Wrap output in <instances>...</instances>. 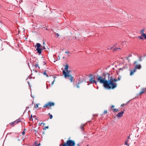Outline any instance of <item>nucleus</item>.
<instances>
[{"label": "nucleus", "instance_id": "obj_1", "mask_svg": "<svg viewBox=\"0 0 146 146\" xmlns=\"http://www.w3.org/2000/svg\"><path fill=\"white\" fill-rule=\"evenodd\" d=\"M106 75L108 77V89H113L116 87L117 84L115 82H117V80L113 78L112 76L108 73H106Z\"/></svg>", "mask_w": 146, "mask_h": 146}, {"label": "nucleus", "instance_id": "obj_2", "mask_svg": "<svg viewBox=\"0 0 146 146\" xmlns=\"http://www.w3.org/2000/svg\"><path fill=\"white\" fill-rule=\"evenodd\" d=\"M106 73H103L102 75L96 76L97 80L98 82H99L101 84H103L104 87L108 89V80H107L106 77Z\"/></svg>", "mask_w": 146, "mask_h": 146}, {"label": "nucleus", "instance_id": "obj_3", "mask_svg": "<svg viewBox=\"0 0 146 146\" xmlns=\"http://www.w3.org/2000/svg\"><path fill=\"white\" fill-rule=\"evenodd\" d=\"M36 45L37 47L36 50H37L38 53L40 54L41 53V51L42 50V48H40L41 47V44L39 43H37Z\"/></svg>", "mask_w": 146, "mask_h": 146}, {"label": "nucleus", "instance_id": "obj_4", "mask_svg": "<svg viewBox=\"0 0 146 146\" xmlns=\"http://www.w3.org/2000/svg\"><path fill=\"white\" fill-rule=\"evenodd\" d=\"M54 103L49 102L44 104L43 107L44 108L48 107L49 106L50 107L54 106Z\"/></svg>", "mask_w": 146, "mask_h": 146}, {"label": "nucleus", "instance_id": "obj_5", "mask_svg": "<svg viewBox=\"0 0 146 146\" xmlns=\"http://www.w3.org/2000/svg\"><path fill=\"white\" fill-rule=\"evenodd\" d=\"M66 71H67V72H66L65 71V70H64L63 71V74L64 75V77L66 78H67V77L68 76H69V75H68V74L69 73V71L68 69L67 70H66Z\"/></svg>", "mask_w": 146, "mask_h": 146}, {"label": "nucleus", "instance_id": "obj_6", "mask_svg": "<svg viewBox=\"0 0 146 146\" xmlns=\"http://www.w3.org/2000/svg\"><path fill=\"white\" fill-rule=\"evenodd\" d=\"M124 110L123 111H122L119 112L118 113L117 115L116 116L117 117H121L123 115V114L124 113Z\"/></svg>", "mask_w": 146, "mask_h": 146}, {"label": "nucleus", "instance_id": "obj_7", "mask_svg": "<svg viewBox=\"0 0 146 146\" xmlns=\"http://www.w3.org/2000/svg\"><path fill=\"white\" fill-rule=\"evenodd\" d=\"M90 84H93L95 83L96 85H97V82L95 80H92V79H90L89 80Z\"/></svg>", "mask_w": 146, "mask_h": 146}, {"label": "nucleus", "instance_id": "obj_8", "mask_svg": "<svg viewBox=\"0 0 146 146\" xmlns=\"http://www.w3.org/2000/svg\"><path fill=\"white\" fill-rule=\"evenodd\" d=\"M145 92H146V88H143L141 89L139 94H142Z\"/></svg>", "mask_w": 146, "mask_h": 146}, {"label": "nucleus", "instance_id": "obj_9", "mask_svg": "<svg viewBox=\"0 0 146 146\" xmlns=\"http://www.w3.org/2000/svg\"><path fill=\"white\" fill-rule=\"evenodd\" d=\"M141 68V66L140 64L139 65H137L135 67L134 69H135V70H136V69H140Z\"/></svg>", "mask_w": 146, "mask_h": 146}, {"label": "nucleus", "instance_id": "obj_10", "mask_svg": "<svg viewBox=\"0 0 146 146\" xmlns=\"http://www.w3.org/2000/svg\"><path fill=\"white\" fill-rule=\"evenodd\" d=\"M89 77L90 78V79H92V80H95V77H94V76L92 74H91L89 75Z\"/></svg>", "mask_w": 146, "mask_h": 146}, {"label": "nucleus", "instance_id": "obj_11", "mask_svg": "<svg viewBox=\"0 0 146 146\" xmlns=\"http://www.w3.org/2000/svg\"><path fill=\"white\" fill-rule=\"evenodd\" d=\"M136 70L134 68L133 70H130V75L131 76L136 71Z\"/></svg>", "mask_w": 146, "mask_h": 146}, {"label": "nucleus", "instance_id": "obj_12", "mask_svg": "<svg viewBox=\"0 0 146 146\" xmlns=\"http://www.w3.org/2000/svg\"><path fill=\"white\" fill-rule=\"evenodd\" d=\"M34 66L36 68H38V70L40 69V68L38 64V63H37V62L36 63V64L34 65Z\"/></svg>", "mask_w": 146, "mask_h": 146}, {"label": "nucleus", "instance_id": "obj_13", "mask_svg": "<svg viewBox=\"0 0 146 146\" xmlns=\"http://www.w3.org/2000/svg\"><path fill=\"white\" fill-rule=\"evenodd\" d=\"M21 121V119H18L15 121V124L17 123H18Z\"/></svg>", "mask_w": 146, "mask_h": 146}, {"label": "nucleus", "instance_id": "obj_14", "mask_svg": "<svg viewBox=\"0 0 146 146\" xmlns=\"http://www.w3.org/2000/svg\"><path fill=\"white\" fill-rule=\"evenodd\" d=\"M68 77H69V78L70 80V81L71 82H72L73 79V77L71 75H69V76H68Z\"/></svg>", "mask_w": 146, "mask_h": 146}, {"label": "nucleus", "instance_id": "obj_15", "mask_svg": "<svg viewBox=\"0 0 146 146\" xmlns=\"http://www.w3.org/2000/svg\"><path fill=\"white\" fill-rule=\"evenodd\" d=\"M85 125V124H82L80 126V129L82 131L83 130H84V126Z\"/></svg>", "mask_w": 146, "mask_h": 146}, {"label": "nucleus", "instance_id": "obj_16", "mask_svg": "<svg viewBox=\"0 0 146 146\" xmlns=\"http://www.w3.org/2000/svg\"><path fill=\"white\" fill-rule=\"evenodd\" d=\"M141 35L143 37H144L146 39V34H145L143 33L141 34Z\"/></svg>", "mask_w": 146, "mask_h": 146}, {"label": "nucleus", "instance_id": "obj_17", "mask_svg": "<svg viewBox=\"0 0 146 146\" xmlns=\"http://www.w3.org/2000/svg\"><path fill=\"white\" fill-rule=\"evenodd\" d=\"M68 68H69V66H68V65L67 64L65 66V69L64 70H65V71H66V70H67L68 69Z\"/></svg>", "mask_w": 146, "mask_h": 146}, {"label": "nucleus", "instance_id": "obj_18", "mask_svg": "<svg viewBox=\"0 0 146 146\" xmlns=\"http://www.w3.org/2000/svg\"><path fill=\"white\" fill-rule=\"evenodd\" d=\"M35 146H39L40 145V143L38 144H37L36 142H35Z\"/></svg>", "mask_w": 146, "mask_h": 146}, {"label": "nucleus", "instance_id": "obj_19", "mask_svg": "<svg viewBox=\"0 0 146 146\" xmlns=\"http://www.w3.org/2000/svg\"><path fill=\"white\" fill-rule=\"evenodd\" d=\"M142 56H141L139 57V61H141L142 60Z\"/></svg>", "mask_w": 146, "mask_h": 146}, {"label": "nucleus", "instance_id": "obj_20", "mask_svg": "<svg viewBox=\"0 0 146 146\" xmlns=\"http://www.w3.org/2000/svg\"><path fill=\"white\" fill-rule=\"evenodd\" d=\"M15 121H14V122H12L11 123H10V124L11 125V126H12L14 124H15Z\"/></svg>", "mask_w": 146, "mask_h": 146}, {"label": "nucleus", "instance_id": "obj_21", "mask_svg": "<svg viewBox=\"0 0 146 146\" xmlns=\"http://www.w3.org/2000/svg\"><path fill=\"white\" fill-rule=\"evenodd\" d=\"M79 84H80V82H78V84H76V87L78 88H79L80 87L79 86Z\"/></svg>", "mask_w": 146, "mask_h": 146}, {"label": "nucleus", "instance_id": "obj_22", "mask_svg": "<svg viewBox=\"0 0 146 146\" xmlns=\"http://www.w3.org/2000/svg\"><path fill=\"white\" fill-rule=\"evenodd\" d=\"M120 49V48H114L113 50L114 51H117L118 49Z\"/></svg>", "mask_w": 146, "mask_h": 146}, {"label": "nucleus", "instance_id": "obj_23", "mask_svg": "<svg viewBox=\"0 0 146 146\" xmlns=\"http://www.w3.org/2000/svg\"><path fill=\"white\" fill-rule=\"evenodd\" d=\"M144 31H145V29H142L141 30V34L143 33H143V32Z\"/></svg>", "mask_w": 146, "mask_h": 146}, {"label": "nucleus", "instance_id": "obj_24", "mask_svg": "<svg viewBox=\"0 0 146 146\" xmlns=\"http://www.w3.org/2000/svg\"><path fill=\"white\" fill-rule=\"evenodd\" d=\"M49 115H50V119H52V115L51 114V115H50V113H49Z\"/></svg>", "mask_w": 146, "mask_h": 146}, {"label": "nucleus", "instance_id": "obj_25", "mask_svg": "<svg viewBox=\"0 0 146 146\" xmlns=\"http://www.w3.org/2000/svg\"><path fill=\"white\" fill-rule=\"evenodd\" d=\"M43 74L44 75H46L47 74L46 71H44L43 72Z\"/></svg>", "mask_w": 146, "mask_h": 146}, {"label": "nucleus", "instance_id": "obj_26", "mask_svg": "<svg viewBox=\"0 0 146 146\" xmlns=\"http://www.w3.org/2000/svg\"><path fill=\"white\" fill-rule=\"evenodd\" d=\"M46 64V62L44 61H43L42 62V64L43 65H45Z\"/></svg>", "mask_w": 146, "mask_h": 146}, {"label": "nucleus", "instance_id": "obj_27", "mask_svg": "<svg viewBox=\"0 0 146 146\" xmlns=\"http://www.w3.org/2000/svg\"><path fill=\"white\" fill-rule=\"evenodd\" d=\"M139 38L141 39H142L143 38V37L142 36H138Z\"/></svg>", "mask_w": 146, "mask_h": 146}, {"label": "nucleus", "instance_id": "obj_28", "mask_svg": "<svg viewBox=\"0 0 146 146\" xmlns=\"http://www.w3.org/2000/svg\"><path fill=\"white\" fill-rule=\"evenodd\" d=\"M48 126H47L45 128H44L43 129L46 130V129H48Z\"/></svg>", "mask_w": 146, "mask_h": 146}, {"label": "nucleus", "instance_id": "obj_29", "mask_svg": "<svg viewBox=\"0 0 146 146\" xmlns=\"http://www.w3.org/2000/svg\"><path fill=\"white\" fill-rule=\"evenodd\" d=\"M104 114L107 113V111L106 110H105L104 111Z\"/></svg>", "mask_w": 146, "mask_h": 146}, {"label": "nucleus", "instance_id": "obj_30", "mask_svg": "<svg viewBox=\"0 0 146 146\" xmlns=\"http://www.w3.org/2000/svg\"><path fill=\"white\" fill-rule=\"evenodd\" d=\"M55 34H56V35L57 36V37H58L59 36V34L57 33H56Z\"/></svg>", "mask_w": 146, "mask_h": 146}, {"label": "nucleus", "instance_id": "obj_31", "mask_svg": "<svg viewBox=\"0 0 146 146\" xmlns=\"http://www.w3.org/2000/svg\"><path fill=\"white\" fill-rule=\"evenodd\" d=\"M121 77H119L118 78L117 81L119 80H120Z\"/></svg>", "mask_w": 146, "mask_h": 146}, {"label": "nucleus", "instance_id": "obj_32", "mask_svg": "<svg viewBox=\"0 0 146 146\" xmlns=\"http://www.w3.org/2000/svg\"><path fill=\"white\" fill-rule=\"evenodd\" d=\"M117 111V110L115 109H114L113 110V111Z\"/></svg>", "mask_w": 146, "mask_h": 146}, {"label": "nucleus", "instance_id": "obj_33", "mask_svg": "<svg viewBox=\"0 0 146 146\" xmlns=\"http://www.w3.org/2000/svg\"><path fill=\"white\" fill-rule=\"evenodd\" d=\"M125 144L127 145H128V146H129V145L128 144L127 142V141L125 142Z\"/></svg>", "mask_w": 146, "mask_h": 146}, {"label": "nucleus", "instance_id": "obj_34", "mask_svg": "<svg viewBox=\"0 0 146 146\" xmlns=\"http://www.w3.org/2000/svg\"><path fill=\"white\" fill-rule=\"evenodd\" d=\"M31 118H30V120L31 121V119H32V120H33V118H32V115H31Z\"/></svg>", "mask_w": 146, "mask_h": 146}, {"label": "nucleus", "instance_id": "obj_35", "mask_svg": "<svg viewBox=\"0 0 146 146\" xmlns=\"http://www.w3.org/2000/svg\"><path fill=\"white\" fill-rule=\"evenodd\" d=\"M36 108H38V104H36V106H35Z\"/></svg>", "mask_w": 146, "mask_h": 146}, {"label": "nucleus", "instance_id": "obj_36", "mask_svg": "<svg viewBox=\"0 0 146 146\" xmlns=\"http://www.w3.org/2000/svg\"><path fill=\"white\" fill-rule=\"evenodd\" d=\"M137 62L136 61L134 62L133 63V64H135L137 63Z\"/></svg>", "mask_w": 146, "mask_h": 146}, {"label": "nucleus", "instance_id": "obj_37", "mask_svg": "<svg viewBox=\"0 0 146 146\" xmlns=\"http://www.w3.org/2000/svg\"><path fill=\"white\" fill-rule=\"evenodd\" d=\"M131 56H132V55L131 54H129V55L128 57H130Z\"/></svg>", "mask_w": 146, "mask_h": 146}, {"label": "nucleus", "instance_id": "obj_38", "mask_svg": "<svg viewBox=\"0 0 146 146\" xmlns=\"http://www.w3.org/2000/svg\"><path fill=\"white\" fill-rule=\"evenodd\" d=\"M112 48V47H109V48H108L111 49Z\"/></svg>", "mask_w": 146, "mask_h": 146}, {"label": "nucleus", "instance_id": "obj_39", "mask_svg": "<svg viewBox=\"0 0 146 146\" xmlns=\"http://www.w3.org/2000/svg\"><path fill=\"white\" fill-rule=\"evenodd\" d=\"M54 81H55V80H54V81H53L52 82V84H53V83H54Z\"/></svg>", "mask_w": 146, "mask_h": 146}, {"label": "nucleus", "instance_id": "obj_40", "mask_svg": "<svg viewBox=\"0 0 146 146\" xmlns=\"http://www.w3.org/2000/svg\"><path fill=\"white\" fill-rule=\"evenodd\" d=\"M126 104H123L121 105V106H123L124 105H125Z\"/></svg>", "mask_w": 146, "mask_h": 146}, {"label": "nucleus", "instance_id": "obj_41", "mask_svg": "<svg viewBox=\"0 0 146 146\" xmlns=\"http://www.w3.org/2000/svg\"><path fill=\"white\" fill-rule=\"evenodd\" d=\"M65 53H66L68 54L69 53V52H65Z\"/></svg>", "mask_w": 146, "mask_h": 146}, {"label": "nucleus", "instance_id": "obj_42", "mask_svg": "<svg viewBox=\"0 0 146 146\" xmlns=\"http://www.w3.org/2000/svg\"><path fill=\"white\" fill-rule=\"evenodd\" d=\"M25 133V132L24 131H23V132H22V135H23Z\"/></svg>", "mask_w": 146, "mask_h": 146}, {"label": "nucleus", "instance_id": "obj_43", "mask_svg": "<svg viewBox=\"0 0 146 146\" xmlns=\"http://www.w3.org/2000/svg\"><path fill=\"white\" fill-rule=\"evenodd\" d=\"M80 145V144H79V143H78V144H77V146H79V145ZM76 146H77V145H76Z\"/></svg>", "mask_w": 146, "mask_h": 146}, {"label": "nucleus", "instance_id": "obj_44", "mask_svg": "<svg viewBox=\"0 0 146 146\" xmlns=\"http://www.w3.org/2000/svg\"><path fill=\"white\" fill-rule=\"evenodd\" d=\"M36 117V115H34V116H33V117L34 118L35 117Z\"/></svg>", "mask_w": 146, "mask_h": 146}, {"label": "nucleus", "instance_id": "obj_45", "mask_svg": "<svg viewBox=\"0 0 146 146\" xmlns=\"http://www.w3.org/2000/svg\"><path fill=\"white\" fill-rule=\"evenodd\" d=\"M46 76L47 77H48V74H47Z\"/></svg>", "mask_w": 146, "mask_h": 146}, {"label": "nucleus", "instance_id": "obj_46", "mask_svg": "<svg viewBox=\"0 0 146 146\" xmlns=\"http://www.w3.org/2000/svg\"><path fill=\"white\" fill-rule=\"evenodd\" d=\"M34 131H35L36 132H37V131L36 130H34Z\"/></svg>", "mask_w": 146, "mask_h": 146}, {"label": "nucleus", "instance_id": "obj_47", "mask_svg": "<svg viewBox=\"0 0 146 146\" xmlns=\"http://www.w3.org/2000/svg\"><path fill=\"white\" fill-rule=\"evenodd\" d=\"M114 107V106H112L111 107V108H113Z\"/></svg>", "mask_w": 146, "mask_h": 146}, {"label": "nucleus", "instance_id": "obj_48", "mask_svg": "<svg viewBox=\"0 0 146 146\" xmlns=\"http://www.w3.org/2000/svg\"><path fill=\"white\" fill-rule=\"evenodd\" d=\"M43 124L42 123H41L40 124V125H41L42 124Z\"/></svg>", "mask_w": 146, "mask_h": 146}, {"label": "nucleus", "instance_id": "obj_49", "mask_svg": "<svg viewBox=\"0 0 146 146\" xmlns=\"http://www.w3.org/2000/svg\"><path fill=\"white\" fill-rule=\"evenodd\" d=\"M129 136H128V138H128V139H129Z\"/></svg>", "mask_w": 146, "mask_h": 146}, {"label": "nucleus", "instance_id": "obj_50", "mask_svg": "<svg viewBox=\"0 0 146 146\" xmlns=\"http://www.w3.org/2000/svg\"><path fill=\"white\" fill-rule=\"evenodd\" d=\"M120 69V70H122V68H120V69Z\"/></svg>", "mask_w": 146, "mask_h": 146}, {"label": "nucleus", "instance_id": "obj_51", "mask_svg": "<svg viewBox=\"0 0 146 146\" xmlns=\"http://www.w3.org/2000/svg\"><path fill=\"white\" fill-rule=\"evenodd\" d=\"M98 86H97V89H98Z\"/></svg>", "mask_w": 146, "mask_h": 146}, {"label": "nucleus", "instance_id": "obj_52", "mask_svg": "<svg viewBox=\"0 0 146 146\" xmlns=\"http://www.w3.org/2000/svg\"><path fill=\"white\" fill-rule=\"evenodd\" d=\"M35 72H38V71L36 70Z\"/></svg>", "mask_w": 146, "mask_h": 146}, {"label": "nucleus", "instance_id": "obj_53", "mask_svg": "<svg viewBox=\"0 0 146 146\" xmlns=\"http://www.w3.org/2000/svg\"><path fill=\"white\" fill-rule=\"evenodd\" d=\"M35 119H37L36 118Z\"/></svg>", "mask_w": 146, "mask_h": 146}, {"label": "nucleus", "instance_id": "obj_54", "mask_svg": "<svg viewBox=\"0 0 146 146\" xmlns=\"http://www.w3.org/2000/svg\"><path fill=\"white\" fill-rule=\"evenodd\" d=\"M43 48H44V49H45V47H44Z\"/></svg>", "mask_w": 146, "mask_h": 146}, {"label": "nucleus", "instance_id": "obj_55", "mask_svg": "<svg viewBox=\"0 0 146 146\" xmlns=\"http://www.w3.org/2000/svg\"><path fill=\"white\" fill-rule=\"evenodd\" d=\"M31 96L33 98V97L32 96V95H31Z\"/></svg>", "mask_w": 146, "mask_h": 146}, {"label": "nucleus", "instance_id": "obj_56", "mask_svg": "<svg viewBox=\"0 0 146 146\" xmlns=\"http://www.w3.org/2000/svg\"><path fill=\"white\" fill-rule=\"evenodd\" d=\"M61 144H60V146H61Z\"/></svg>", "mask_w": 146, "mask_h": 146}, {"label": "nucleus", "instance_id": "obj_57", "mask_svg": "<svg viewBox=\"0 0 146 146\" xmlns=\"http://www.w3.org/2000/svg\"><path fill=\"white\" fill-rule=\"evenodd\" d=\"M44 125H45V123H43Z\"/></svg>", "mask_w": 146, "mask_h": 146}, {"label": "nucleus", "instance_id": "obj_58", "mask_svg": "<svg viewBox=\"0 0 146 146\" xmlns=\"http://www.w3.org/2000/svg\"><path fill=\"white\" fill-rule=\"evenodd\" d=\"M54 78H55V76H54V77H53Z\"/></svg>", "mask_w": 146, "mask_h": 146}, {"label": "nucleus", "instance_id": "obj_59", "mask_svg": "<svg viewBox=\"0 0 146 146\" xmlns=\"http://www.w3.org/2000/svg\"><path fill=\"white\" fill-rule=\"evenodd\" d=\"M87 146H88V145H87Z\"/></svg>", "mask_w": 146, "mask_h": 146}]
</instances>
